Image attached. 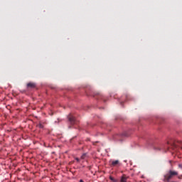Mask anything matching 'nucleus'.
<instances>
[{
  "mask_svg": "<svg viewBox=\"0 0 182 182\" xmlns=\"http://www.w3.org/2000/svg\"><path fill=\"white\" fill-rule=\"evenodd\" d=\"M80 182H85V181H83V180L81 179V180H80Z\"/></svg>",
  "mask_w": 182,
  "mask_h": 182,
  "instance_id": "nucleus-11",
  "label": "nucleus"
},
{
  "mask_svg": "<svg viewBox=\"0 0 182 182\" xmlns=\"http://www.w3.org/2000/svg\"><path fill=\"white\" fill-rule=\"evenodd\" d=\"M122 136H123L124 137H128L129 134L127 132H124L123 134H122Z\"/></svg>",
  "mask_w": 182,
  "mask_h": 182,
  "instance_id": "nucleus-8",
  "label": "nucleus"
},
{
  "mask_svg": "<svg viewBox=\"0 0 182 182\" xmlns=\"http://www.w3.org/2000/svg\"><path fill=\"white\" fill-rule=\"evenodd\" d=\"M81 159L82 160H85V159H86V154H83L82 156H81Z\"/></svg>",
  "mask_w": 182,
  "mask_h": 182,
  "instance_id": "nucleus-9",
  "label": "nucleus"
},
{
  "mask_svg": "<svg viewBox=\"0 0 182 182\" xmlns=\"http://www.w3.org/2000/svg\"><path fill=\"white\" fill-rule=\"evenodd\" d=\"M127 178H129V177H127L126 175H123L121 177L120 182H127Z\"/></svg>",
  "mask_w": 182,
  "mask_h": 182,
  "instance_id": "nucleus-5",
  "label": "nucleus"
},
{
  "mask_svg": "<svg viewBox=\"0 0 182 182\" xmlns=\"http://www.w3.org/2000/svg\"><path fill=\"white\" fill-rule=\"evenodd\" d=\"M27 89H35L36 87V84L35 82H28L26 85Z\"/></svg>",
  "mask_w": 182,
  "mask_h": 182,
  "instance_id": "nucleus-3",
  "label": "nucleus"
},
{
  "mask_svg": "<svg viewBox=\"0 0 182 182\" xmlns=\"http://www.w3.org/2000/svg\"><path fill=\"white\" fill-rule=\"evenodd\" d=\"M179 167H181V164H179Z\"/></svg>",
  "mask_w": 182,
  "mask_h": 182,
  "instance_id": "nucleus-12",
  "label": "nucleus"
},
{
  "mask_svg": "<svg viewBox=\"0 0 182 182\" xmlns=\"http://www.w3.org/2000/svg\"><path fill=\"white\" fill-rule=\"evenodd\" d=\"M37 127H38L39 129H43V124L39 123L38 124H37Z\"/></svg>",
  "mask_w": 182,
  "mask_h": 182,
  "instance_id": "nucleus-7",
  "label": "nucleus"
},
{
  "mask_svg": "<svg viewBox=\"0 0 182 182\" xmlns=\"http://www.w3.org/2000/svg\"><path fill=\"white\" fill-rule=\"evenodd\" d=\"M168 144H170V142L168 141Z\"/></svg>",
  "mask_w": 182,
  "mask_h": 182,
  "instance_id": "nucleus-13",
  "label": "nucleus"
},
{
  "mask_svg": "<svg viewBox=\"0 0 182 182\" xmlns=\"http://www.w3.org/2000/svg\"><path fill=\"white\" fill-rule=\"evenodd\" d=\"M169 163H171V161H169Z\"/></svg>",
  "mask_w": 182,
  "mask_h": 182,
  "instance_id": "nucleus-14",
  "label": "nucleus"
},
{
  "mask_svg": "<svg viewBox=\"0 0 182 182\" xmlns=\"http://www.w3.org/2000/svg\"><path fill=\"white\" fill-rule=\"evenodd\" d=\"M178 143L179 144V145H177V144H176V142H173L172 144V147H177V146H182V142L181 141H178Z\"/></svg>",
  "mask_w": 182,
  "mask_h": 182,
  "instance_id": "nucleus-6",
  "label": "nucleus"
},
{
  "mask_svg": "<svg viewBox=\"0 0 182 182\" xmlns=\"http://www.w3.org/2000/svg\"><path fill=\"white\" fill-rule=\"evenodd\" d=\"M120 161L119 160L112 161L111 162V167H117V166H119Z\"/></svg>",
  "mask_w": 182,
  "mask_h": 182,
  "instance_id": "nucleus-4",
  "label": "nucleus"
},
{
  "mask_svg": "<svg viewBox=\"0 0 182 182\" xmlns=\"http://www.w3.org/2000/svg\"><path fill=\"white\" fill-rule=\"evenodd\" d=\"M76 161H77V163H79V161H80V160L79 159V158H75Z\"/></svg>",
  "mask_w": 182,
  "mask_h": 182,
  "instance_id": "nucleus-10",
  "label": "nucleus"
},
{
  "mask_svg": "<svg viewBox=\"0 0 182 182\" xmlns=\"http://www.w3.org/2000/svg\"><path fill=\"white\" fill-rule=\"evenodd\" d=\"M68 120L71 124H76L77 123L76 118H75L72 114L68 115Z\"/></svg>",
  "mask_w": 182,
  "mask_h": 182,
  "instance_id": "nucleus-2",
  "label": "nucleus"
},
{
  "mask_svg": "<svg viewBox=\"0 0 182 182\" xmlns=\"http://www.w3.org/2000/svg\"><path fill=\"white\" fill-rule=\"evenodd\" d=\"M175 176H178V172L169 170L166 172V173L164 176V182H169L173 177H175Z\"/></svg>",
  "mask_w": 182,
  "mask_h": 182,
  "instance_id": "nucleus-1",
  "label": "nucleus"
}]
</instances>
